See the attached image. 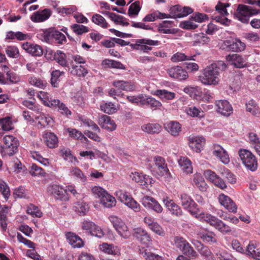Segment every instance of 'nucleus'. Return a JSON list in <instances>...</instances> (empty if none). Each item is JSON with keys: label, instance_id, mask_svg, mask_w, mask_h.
<instances>
[{"label": "nucleus", "instance_id": "1", "mask_svg": "<svg viewBox=\"0 0 260 260\" xmlns=\"http://www.w3.org/2000/svg\"><path fill=\"white\" fill-rule=\"evenodd\" d=\"M260 11L252 7L239 4L238 5L236 12L234 13V17L241 22L247 24L249 18L253 15L258 14Z\"/></svg>", "mask_w": 260, "mask_h": 260}, {"label": "nucleus", "instance_id": "2", "mask_svg": "<svg viewBox=\"0 0 260 260\" xmlns=\"http://www.w3.org/2000/svg\"><path fill=\"white\" fill-rule=\"evenodd\" d=\"M219 75V73L209 65L203 70L199 80L205 85H216L220 81Z\"/></svg>", "mask_w": 260, "mask_h": 260}, {"label": "nucleus", "instance_id": "3", "mask_svg": "<svg viewBox=\"0 0 260 260\" xmlns=\"http://www.w3.org/2000/svg\"><path fill=\"white\" fill-rule=\"evenodd\" d=\"M4 145L1 147L0 152L2 156H12L16 150V140L15 136L7 135L3 138Z\"/></svg>", "mask_w": 260, "mask_h": 260}, {"label": "nucleus", "instance_id": "4", "mask_svg": "<svg viewBox=\"0 0 260 260\" xmlns=\"http://www.w3.org/2000/svg\"><path fill=\"white\" fill-rule=\"evenodd\" d=\"M239 155L245 166L251 171H255L257 168V162L255 156L249 150L240 149Z\"/></svg>", "mask_w": 260, "mask_h": 260}, {"label": "nucleus", "instance_id": "5", "mask_svg": "<svg viewBox=\"0 0 260 260\" xmlns=\"http://www.w3.org/2000/svg\"><path fill=\"white\" fill-rule=\"evenodd\" d=\"M175 245L182 253L190 257H195L197 256V252L183 238L176 237L174 240Z\"/></svg>", "mask_w": 260, "mask_h": 260}, {"label": "nucleus", "instance_id": "6", "mask_svg": "<svg viewBox=\"0 0 260 260\" xmlns=\"http://www.w3.org/2000/svg\"><path fill=\"white\" fill-rule=\"evenodd\" d=\"M179 198L181 205L184 209H186L192 215L197 217L199 213L198 205L195 203L187 193H182Z\"/></svg>", "mask_w": 260, "mask_h": 260}, {"label": "nucleus", "instance_id": "7", "mask_svg": "<svg viewBox=\"0 0 260 260\" xmlns=\"http://www.w3.org/2000/svg\"><path fill=\"white\" fill-rule=\"evenodd\" d=\"M110 222L118 234L122 238L127 239L129 236L127 227L124 222L116 216L111 215L109 217Z\"/></svg>", "mask_w": 260, "mask_h": 260}, {"label": "nucleus", "instance_id": "8", "mask_svg": "<svg viewBox=\"0 0 260 260\" xmlns=\"http://www.w3.org/2000/svg\"><path fill=\"white\" fill-rule=\"evenodd\" d=\"M230 4L229 3H223L220 2H218L215 7V10L222 16L215 17L214 19L216 22H219L225 25H229L230 24L231 20L224 17V16L229 14L226 8L230 7Z\"/></svg>", "mask_w": 260, "mask_h": 260}, {"label": "nucleus", "instance_id": "9", "mask_svg": "<svg viewBox=\"0 0 260 260\" xmlns=\"http://www.w3.org/2000/svg\"><path fill=\"white\" fill-rule=\"evenodd\" d=\"M142 205L146 208L150 209L157 213L162 211V207L158 202L153 198L145 196L141 199Z\"/></svg>", "mask_w": 260, "mask_h": 260}, {"label": "nucleus", "instance_id": "10", "mask_svg": "<svg viewBox=\"0 0 260 260\" xmlns=\"http://www.w3.org/2000/svg\"><path fill=\"white\" fill-rule=\"evenodd\" d=\"M225 59L236 68H243L247 65L246 58L238 54H229L226 56Z\"/></svg>", "mask_w": 260, "mask_h": 260}, {"label": "nucleus", "instance_id": "11", "mask_svg": "<svg viewBox=\"0 0 260 260\" xmlns=\"http://www.w3.org/2000/svg\"><path fill=\"white\" fill-rule=\"evenodd\" d=\"M153 160L159 176L167 177L170 175L167 165L164 158L159 156H156L154 157Z\"/></svg>", "mask_w": 260, "mask_h": 260}, {"label": "nucleus", "instance_id": "12", "mask_svg": "<svg viewBox=\"0 0 260 260\" xmlns=\"http://www.w3.org/2000/svg\"><path fill=\"white\" fill-rule=\"evenodd\" d=\"M218 200L220 205L229 211L233 213L237 212V205L229 196L224 194H220L218 197Z\"/></svg>", "mask_w": 260, "mask_h": 260}, {"label": "nucleus", "instance_id": "13", "mask_svg": "<svg viewBox=\"0 0 260 260\" xmlns=\"http://www.w3.org/2000/svg\"><path fill=\"white\" fill-rule=\"evenodd\" d=\"M170 77L179 80H185L188 77L187 72L181 67L176 66L167 70Z\"/></svg>", "mask_w": 260, "mask_h": 260}, {"label": "nucleus", "instance_id": "14", "mask_svg": "<svg viewBox=\"0 0 260 260\" xmlns=\"http://www.w3.org/2000/svg\"><path fill=\"white\" fill-rule=\"evenodd\" d=\"M130 178L141 185L147 186L152 183V178L149 176L143 175L142 173L137 172H132L129 175Z\"/></svg>", "mask_w": 260, "mask_h": 260}, {"label": "nucleus", "instance_id": "15", "mask_svg": "<svg viewBox=\"0 0 260 260\" xmlns=\"http://www.w3.org/2000/svg\"><path fill=\"white\" fill-rule=\"evenodd\" d=\"M48 190L57 200L63 201L69 200L67 191L58 185H51L49 187Z\"/></svg>", "mask_w": 260, "mask_h": 260}, {"label": "nucleus", "instance_id": "16", "mask_svg": "<svg viewBox=\"0 0 260 260\" xmlns=\"http://www.w3.org/2000/svg\"><path fill=\"white\" fill-rule=\"evenodd\" d=\"M217 112L224 116H229L233 113V108L226 100H219L216 102Z\"/></svg>", "mask_w": 260, "mask_h": 260}, {"label": "nucleus", "instance_id": "17", "mask_svg": "<svg viewBox=\"0 0 260 260\" xmlns=\"http://www.w3.org/2000/svg\"><path fill=\"white\" fill-rule=\"evenodd\" d=\"M52 12L49 9H44L34 12L30 16V19L34 22H41L47 20L51 16Z\"/></svg>", "mask_w": 260, "mask_h": 260}, {"label": "nucleus", "instance_id": "18", "mask_svg": "<svg viewBox=\"0 0 260 260\" xmlns=\"http://www.w3.org/2000/svg\"><path fill=\"white\" fill-rule=\"evenodd\" d=\"M164 127L173 137L178 136L182 130L181 124L177 121H170L166 123Z\"/></svg>", "mask_w": 260, "mask_h": 260}, {"label": "nucleus", "instance_id": "19", "mask_svg": "<svg viewBox=\"0 0 260 260\" xmlns=\"http://www.w3.org/2000/svg\"><path fill=\"white\" fill-rule=\"evenodd\" d=\"M134 236L142 244L148 246L151 242V238L148 233L141 228L134 230Z\"/></svg>", "mask_w": 260, "mask_h": 260}, {"label": "nucleus", "instance_id": "20", "mask_svg": "<svg viewBox=\"0 0 260 260\" xmlns=\"http://www.w3.org/2000/svg\"><path fill=\"white\" fill-rule=\"evenodd\" d=\"M205 143V140L203 137L192 136L189 138V146L196 152H200Z\"/></svg>", "mask_w": 260, "mask_h": 260}, {"label": "nucleus", "instance_id": "21", "mask_svg": "<svg viewBox=\"0 0 260 260\" xmlns=\"http://www.w3.org/2000/svg\"><path fill=\"white\" fill-rule=\"evenodd\" d=\"M213 154L218 157L224 164H228L230 158L227 152L220 145L215 144L213 145Z\"/></svg>", "mask_w": 260, "mask_h": 260}, {"label": "nucleus", "instance_id": "22", "mask_svg": "<svg viewBox=\"0 0 260 260\" xmlns=\"http://www.w3.org/2000/svg\"><path fill=\"white\" fill-rule=\"evenodd\" d=\"M112 85L116 88L126 91H134L136 90L135 84L131 81L115 80Z\"/></svg>", "mask_w": 260, "mask_h": 260}, {"label": "nucleus", "instance_id": "23", "mask_svg": "<svg viewBox=\"0 0 260 260\" xmlns=\"http://www.w3.org/2000/svg\"><path fill=\"white\" fill-rule=\"evenodd\" d=\"M119 198L121 202L134 211L138 212L140 210V205L131 196L127 195L126 193H121Z\"/></svg>", "mask_w": 260, "mask_h": 260}, {"label": "nucleus", "instance_id": "24", "mask_svg": "<svg viewBox=\"0 0 260 260\" xmlns=\"http://www.w3.org/2000/svg\"><path fill=\"white\" fill-rule=\"evenodd\" d=\"M98 123L102 127L110 131H114L116 128L114 121L106 115H102L99 117Z\"/></svg>", "mask_w": 260, "mask_h": 260}, {"label": "nucleus", "instance_id": "25", "mask_svg": "<svg viewBox=\"0 0 260 260\" xmlns=\"http://www.w3.org/2000/svg\"><path fill=\"white\" fill-rule=\"evenodd\" d=\"M163 202L166 207L171 212L172 214L179 216L182 215V211L181 208L177 205L172 200L166 197L163 199Z\"/></svg>", "mask_w": 260, "mask_h": 260}, {"label": "nucleus", "instance_id": "26", "mask_svg": "<svg viewBox=\"0 0 260 260\" xmlns=\"http://www.w3.org/2000/svg\"><path fill=\"white\" fill-rule=\"evenodd\" d=\"M141 129L148 134L155 135L161 132L162 127L157 123H148L142 125Z\"/></svg>", "mask_w": 260, "mask_h": 260}, {"label": "nucleus", "instance_id": "27", "mask_svg": "<svg viewBox=\"0 0 260 260\" xmlns=\"http://www.w3.org/2000/svg\"><path fill=\"white\" fill-rule=\"evenodd\" d=\"M44 138L48 147L52 148L57 146L58 138L54 134L47 132L44 135Z\"/></svg>", "mask_w": 260, "mask_h": 260}, {"label": "nucleus", "instance_id": "28", "mask_svg": "<svg viewBox=\"0 0 260 260\" xmlns=\"http://www.w3.org/2000/svg\"><path fill=\"white\" fill-rule=\"evenodd\" d=\"M51 84L53 87H58L59 83L62 79V77L64 75V72L59 70H54L51 74Z\"/></svg>", "mask_w": 260, "mask_h": 260}, {"label": "nucleus", "instance_id": "29", "mask_svg": "<svg viewBox=\"0 0 260 260\" xmlns=\"http://www.w3.org/2000/svg\"><path fill=\"white\" fill-rule=\"evenodd\" d=\"M66 237L70 244L72 245L73 247H81L83 246L82 239L74 233H67Z\"/></svg>", "mask_w": 260, "mask_h": 260}, {"label": "nucleus", "instance_id": "30", "mask_svg": "<svg viewBox=\"0 0 260 260\" xmlns=\"http://www.w3.org/2000/svg\"><path fill=\"white\" fill-rule=\"evenodd\" d=\"M54 29H49L43 30L42 32L38 34L39 38L43 41L47 43H52L54 41L53 37Z\"/></svg>", "mask_w": 260, "mask_h": 260}, {"label": "nucleus", "instance_id": "31", "mask_svg": "<svg viewBox=\"0 0 260 260\" xmlns=\"http://www.w3.org/2000/svg\"><path fill=\"white\" fill-rule=\"evenodd\" d=\"M246 253L252 258L260 260V249L256 248L255 246L252 243H249L247 246Z\"/></svg>", "mask_w": 260, "mask_h": 260}, {"label": "nucleus", "instance_id": "32", "mask_svg": "<svg viewBox=\"0 0 260 260\" xmlns=\"http://www.w3.org/2000/svg\"><path fill=\"white\" fill-rule=\"evenodd\" d=\"M180 166L182 170L186 173H191L192 168L190 160L186 157H181L178 160Z\"/></svg>", "mask_w": 260, "mask_h": 260}, {"label": "nucleus", "instance_id": "33", "mask_svg": "<svg viewBox=\"0 0 260 260\" xmlns=\"http://www.w3.org/2000/svg\"><path fill=\"white\" fill-rule=\"evenodd\" d=\"M139 254L143 256L145 260H165L161 256L147 251L144 248L139 249Z\"/></svg>", "mask_w": 260, "mask_h": 260}, {"label": "nucleus", "instance_id": "34", "mask_svg": "<svg viewBox=\"0 0 260 260\" xmlns=\"http://www.w3.org/2000/svg\"><path fill=\"white\" fill-rule=\"evenodd\" d=\"M100 249L108 254L116 255L119 253V250L117 246L106 243L100 245Z\"/></svg>", "mask_w": 260, "mask_h": 260}, {"label": "nucleus", "instance_id": "35", "mask_svg": "<svg viewBox=\"0 0 260 260\" xmlns=\"http://www.w3.org/2000/svg\"><path fill=\"white\" fill-rule=\"evenodd\" d=\"M165 17H168L167 14L161 13L158 11L147 14L143 19L145 22H152L158 19H164Z\"/></svg>", "mask_w": 260, "mask_h": 260}, {"label": "nucleus", "instance_id": "36", "mask_svg": "<svg viewBox=\"0 0 260 260\" xmlns=\"http://www.w3.org/2000/svg\"><path fill=\"white\" fill-rule=\"evenodd\" d=\"M193 184L201 191H206L207 185L204 178L200 174H196L194 175Z\"/></svg>", "mask_w": 260, "mask_h": 260}, {"label": "nucleus", "instance_id": "37", "mask_svg": "<svg viewBox=\"0 0 260 260\" xmlns=\"http://www.w3.org/2000/svg\"><path fill=\"white\" fill-rule=\"evenodd\" d=\"M159 44L158 41H154L150 39H138L135 44H131V46L136 49H139L140 44H147L149 46H157Z\"/></svg>", "mask_w": 260, "mask_h": 260}, {"label": "nucleus", "instance_id": "38", "mask_svg": "<svg viewBox=\"0 0 260 260\" xmlns=\"http://www.w3.org/2000/svg\"><path fill=\"white\" fill-rule=\"evenodd\" d=\"M0 129L4 131H9L14 129V126L10 117L0 118Z\"/></svg>", "mask_w": 260, "mask_h": 260}, {"label": "nucleus", "instance_id": "39", "mask_svg": "<svg viewBox=\"0 0 260 260\" xmlns=\"http://www.w3.org/2000/svg\"><path fill=\"white\" fill-rule=\"evenodd\" d=\"M101 203L105 207H112L114 206L116 204L115 199L109 194L107 192L104 196H103L102 199L100 200Z\"/></svg>", "mask_w": 260, "mask_h": 260}, {"label": "nucleus", "instance_id": "40", "mask_svg": "<svg viewBox=\"0 0 260 260\" xmlns=\"http://www.w3.org/2000/svg\"><path fill=\"white\" fill-rule=\"evenodd\" d=\"M246 111L250 113L252 115L256 116L260 115V110L255 102L251 100L246 104Z\"/></svg>", "mask_w": 260, "mask_h": 260}, {"label": "nucleus", "instance_id": "41", "mask_svg": "<svg viewBox=\"0 0 260 260\" xmlns=\"http://www.w3.org/2000/svg\"><path fill=\"white\" fill-rule=\"evenodd\" d=\"M66 55L60 50H57L54 54L53 59L62 67L67 66V61L66 59Z\"/></svg>", "mask_w": 260, "mask_h": 260}, {"label": "nucleus", "instance_id": "42", "mask_svg": "<svg viewBox=\"0 0 260 260\" xmlns=\"http://www.w3.org/2000/svg\"><path fill=\"white\" fill-rule=\"evenodd\" d=\"M70 175L79 181L85 182L87 180L86 176L82 171L77 168H73L70 170Z\"/></svg>", "mask_w": 260, "mask_h": 260}, {"label": "nucleus", "instance_id": "43", "mask_svg": "<svg viewBox=\"0 0 260 260\" xmlns=\"http://www.w3.org/2000/svg\"><path fill=\"white\" fill-rule=\"evenodd\" d=\"M75 211L80 215H84L88 211V205L83 202H78L74 206Z\"/></svg>", "mask_w": 260, "mask_h": 260}, {"label": "nucleus", "instance_id": "44", "mask_svg": "<svg viewBox=\"0 0 260 260\" xmlns=\"http://www.w3.org/2000/svg\"><path fill=\"white\" fill-rule=\"evenodd\" d=\"M141 9L140 6V2L136 1L132 4L129 7L127 14L130 17H134L137 16Z\"/></svg>", "mask_w": 260, "mask_h": 260}, {"label": "nucleus", "instance_id": "45", "mask_svg": "<svg viewBox=\"0 0 260 260\" xmlns=\"http://www.w3.org/2000/svg\"><path fill=\"white\" fill-rule=\"evenodd\" d=\"M155 95L161 99L172 100L175 98V93L166 90H156L155 91Z\"/></svg>", "mask_w": 260, "mask_h": 260}, {"label": "nucleus", "instance_id": "46", "mask_svg": "<svg viewBox=\"0 0 260 260\" xmlns=\"http://www.w3.org/2000/svg\"><path fill=\"white\" fill-rule=\"evenodd\" d=\"M101 109L104 113L111 114L116 111L115 106L111 102L103 103L100 105Z\"/></svg>", "mask_w": 260, "mask_h": 260}, {"label": "nucleus", "instance_id": "47", "mask_svg": "<svg viewBox=\"0 0 260 260\" xmlns=\"http://www.w3.org/2000/svg\"><path fill=\"white\" fill-rule=\"evenodd\" d=\"M92 21L95 24L100 25L104 28H106L108 27V23L106 21L105 19L100 14H94L92 17Z\"/></svg>", "mask_w": 260, "mask_h": 260}, {"label": "nucleus", "instance_id": "48", "mask_svg": "<svg viewBox=\"0 0 260 260\" xmlns=\"http://www.w3.org/2000/svg\"><path fill=\"white\" fill-rule=\"evenodd\" d=\"M35 118L38 120V124L42 125L43 127L49 125L52 121V119L49 116H46L43 113L40 115H35Z\"/></svg>", "mask_w": 260, "mask_h": 260}, {"label": "nucleus", "instance_id": "49", "mask_svg": "<svg viewBox=\"0 0 260 260\" xmlns=\"http://www.w3.org/2000/svg\"><path fill=\"white\" fill-rule=\"evenodd\" d=\"M214 227L222 233H228L231 232V228L222 221L217 219Z\"/></svg>", "mask_w": 260, "mask_h": 260}, {"label": "nucleus", "instance_id": "50", "mask_svg": "<svg viewBox=\"0 0 260 260\" xmlns=\"http://www.w3.org/2000/svg\"><path fill=\"white\" fill-rule=\"evenodd\" d=\"M187 113L193 117H203L204 116V111L195 106L189 107L187 109Z\"/></svg>", "mask_w": 260, "mask_h": 260}, {"label": "nucleus", "instance_id": "51", "mask_svg": "<svg viewBox=\"0 0 260 260\" xmlns=\"http://www.w3.org/2000/svg\"><path fill=\"white\" fill-rule=\"evenodd\" d=\"M198 215H199L201 219L207 222L212 226H214L217 219H218L216 217L212 216L210 214H205L204 213H200L199 212Z\"/></svg>", "mask_w": 260, "mask_h": 260}, {"label": "nucleus", "instance_id": "52", "mask_svg": "<svg viewBox=\"0 0 260 260\" xmlns=\"http://www.w3.org/2000/svg\"><path fill=\"white\" fill-rule=\"evenodd\" d=\"M171 21H164L158 26V31L160 32L165 34H174L177 32V30L175 28H166L165 24H170Z\"/></svg>", "mask_w": 260, "mask_h": 260}, {"label": "nucleus", "instance_id": "53", "mask_svg": "<svg viewBox=\"0 0 260 260\" xmlns=\"http://www.w3.org/2000/svg\"><path fill=\"white\" fill-rule=\"evenodd\" d=\"M71 73L78 77H84L88 73V71L83 66L79 65L73 66Z\"/></svg>", "mask_w": 260, "mask_h": 260}, {"label": "nucleus", "instance_id": "54", "mask_svg": "<svg viewBox=\"0 0 260 260\" xmlns=\"http://www.w3.org/2000/svg\"><path fill=\"white\" fill-rule=\"evenodd\" d=\"M28 214L31 215L32 217H41L42 216V212L39 209L38 207L30 204L26 210Z\"/></svg>", "mask_w": 260, "mask_h": 260}, {"label": "nucleus", "instance_id": "55", "mask_svg": "<svg viewBox=\"0 0 260 260\" xmlns=\"http://www.w3.org/2000/svg\"><path fill=\"white\" fill-rule=\"evenodd\" d=\"M71 27L73 31L78 35H81L89 31L87 27L81 24H74L71 26Z\"/></svg>", "mask_w": 260, "mask_h": 260}, {"label": "nucleus", "instance_id": "56", "mask_svg": "<svg viewBox=\"0 0 260 260\" xmlns=\"http://www.w3.org/2000/svg\"><path fill=\"white\" fill-rule=\"evenodd\" d=\"M232 51L239 52L244 50L245 48V44L239 39L232 40Z\"/></svg>", "mask_w": 260, "mask_h": 260}, {"label": "nucleus", "instance_id": "57", "mask_svg": "<svg viewBox=\"0 0 260 260\" xmlns=\"http://www.w3.org/2000/svg\"><path fill=\"white\" fill-rule=\"evenodd\" d=\"M28 81L31 85L40 88H44L47 84V82L45 81L35 77L29 78Z\"/></svg>", "mask_w": 260, "mask_h": 260}, {"label": "nucleus", "instance_id": "58", "mask_svg": "<svg viewBox=\"0 0 260 260\" xmlns=\"http://www.w3.org/2000/svg\"><path fill=\"white\" fill-rule=\"evenodd\" d=\"M171 60L173 62H177L184 60H191L190 57L186 56L184 53L177 52L171 57Z\"/></svg>", "mask_w": 260, "mask_h": 260}, {"label": "nucleus", "instance_id": "59", "mask_svg": "<svg viewBox=\"0 0 260 260\" xmlns=\"http://www.w3.org/2000/svg\"><path fill=\"white\" fill-rule=\"evenodd\" d=\"M194 38V43L203 45L208 43L210 40V38L203 33L196 34Z\"/></svg>", "mask_w": 260, "mask_h": 260}, {"label": "nucleus", "instance_id": "60", "mask_svg": "<svg viewBox=\"0 0 260 260\" xmlns=\"http://www.w3.org/2000/svg\"><path fill=\"white\" fill-rule=\"evenodd\" d=\"M69 133L70 137L77 139L84 140L87 139L82 134V133L75 128H68L67 129Z\"/></svg>", "mask_w": 260, "mask_h": 260}, {"label": "nucleus", "instance_id": "61", "mask_svg": "<svg viewBox=\"0 0 260 260\" xmlns=\"http://www.w3.org/2000/svg\"><path fill=\"white\" fill-rule=\"evenodd\" d=\"M30 174L32 176H43L45 174L44 170L36 164H32L30 171Z\"/></svg>", "mask_w": 260, "mask_h": 260}, {"label": "nucleus", "instance_id": "62", "mask_svg": "<svg viewBox=\"0 0 260 260\" xmlns=\"http://www.w3.org/2000/svg\"><path fill=\"white\" fill-rule=\"evenodd\" d=\"M180 6L175 5L171 8L170 10V14H167L168 17H165V18H180Z\"/></svg>", "mask_w": 260, "mask_h": 260}, {"label": "nucleus", "instance_id": "63", "mask_svg": "<svg viewBox=\"0 0 260 260\" xmlns=\"http://www.w3.org/2000/svg\"><path fill=\"white\" fill-rule=\"evenodd\" d=\"M91 192L95 198L101 200L107 191L100 186H95L91 188Z\"/></svg>", "mask_w": 260, "mask_h": 260}, {"label": "nucleus", "instance_id": "64", "mask_svg": "<svg viewBox=\"0 0 260 260\" xmlns=\"http://www.w3.org/2000/svg\"><path fill=\"white\" fill-rule=\"evenodd\" d=\"M201 237L203 240V241L209 243H214L217 242V239L215 235L212 232L203 234Z\"/></svg>", "mask_w": 260, "mask_h": 260}]
</instances>
